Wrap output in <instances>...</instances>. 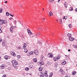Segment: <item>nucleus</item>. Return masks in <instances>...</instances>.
<instances>
[{
    "instance_id": "1",
    "label": "nucleus",
    "mask_w": 77,
    "mask_h": 77,
    "mask_svg": "<svg viewBox=\"0 0 77 77\" xmlns=\"http://www.w3.org/2000/svg\"><path fill=\"white\" fill-rule=\"evenodd\" d=\"M44 62H43L42 60H40L39 62V65H40V66H42V67H44Z\"/></svg>"
},
{
    "instance_id": "2",
    "label": "nucleus",
    "mask_w": 77,
    "mask_h": 77,
    "mask_svg": "<svg viewBox=\"0 0 77 77\" xmlns=\"http://www.w3.org/2000/svg\"><path fill=\"white\" fill-rule=\"evenodd\" d=\"M11 62L12 64H13L14 65H18V62L15 60H12Z\"/></svg>"
},
{
    "instance_id": "3",
    "label": "nucleus",
    "mask_w": 77,
    "mask_h": 77,
    "mask_svg": "<svg viewBox=\"0 0 77 77\" xmlns=\"http://www.w3.org/2000/svg\"><path fill=\"white\" fill-rule=\"evenodd\" d=\"M58 56L59 57H54V61H56V60H57L58 59H60V55H59Z\"/></svg>"
},
{
    "instance_id": "4",
    "label": "nucleus",
    "mask_w": 77,
    "mask_h": 77,
    "mask_svg": "<svg viewBox=\"0 0 77 77\" xmlns=\"http://www.w3.org/2000/svg\"><path fill=\"white\" fill-rule=\"evenodd\" d=\"M44 74V76L45 77H48V74H47V70L45 71Z\"/></svg>"
},
{
    "instance_id": "5",
    "label": "nucleus",
    "mask_w": 77,
    "mask_h": 77,
    "mask_svg": "<svg viewBox=\"0 0 77 77\" xmlns=\"http://www.w3.org/2000/svg\"><path fill=\"white\" fill-rule=\"evenodd\" d=\"M48 57H53V54H52L51 53H48Z\"/></svg>"
},
{
    "instance_id": "6",
    "label": "nucleus",
    "mask_w": 77,
    "mask_h": 77,
    "mask_svg": "<svg viewBox=\"0 0 77 77\" xmlns=\"http://www.w3.org/2000/svg\"><path fill=\"white\" fill-rule=\"evenodd\" d=\"M0 67L1 69H5L6 67V66L5 64H2L0 66Z\"/></svg>"
},
{
    "instance_id": "7",
    "label": "nucleus",
    "mask_w": 77,
    "mask_h": 77,
    "mask_svg": "<svg viewBox=\"0 0 77 77\" xmlns=\"http://www.w3.org/2000/svg\"><path fill=\"white\" fill-rule=\"evenodd\" d=\"M14 29V26H11L10 28V31L11 32H12V33L13 32Z\"/></svg>"
},
{
    "instance_id": "8",
    "label": "nucleus",
    "mask_w": 77,
    "mask_h": 77,
    "mask_svg": "<svg viewBox=\"0 0 77 77\" xmlns=\"http://www.w3.org/2000/svg\"><path fill=\"white\" fill-rule=\"evenodd\" d=\"M11 55H12L13 56H16V54H15V52L14 51H11Z\"/></svg>"
},
{
    "instance_id": "9",
    "label": "nucleus",
    "mask_w": 77,
    "mask_h": 77,
    "mask_svg": "<svg viewBox=\"0 0 77 77\" xmlns=\"http://www.w3.org/2000/svg\"><path fill=\"white\" fill-rule=\"evenodd\" d=\"M38 51L36 50L34 51V54L35 55H38Z\"/></svg>"
},
{
    "instance_id": "10",
    "label": "nucleus",
    "mask_w": 77,
    "mask_h": 77,
    "mask_svg": "<svg viewBox=\"0 0 77 77\" xmlns=\"http://www.w3.org/2000/svg\"><path fill=\"white\" fill-rule=\"evenodd\" d=\"M33 53H34V52L33 51H31L29 53V54L27 55L28 56H30V55H32V54H33Z\"/></svg>"
},
{
    "instance_id": "11",
    "label": "nucleus",
    "mask_w": 77,
    "mask_h": 77,
    "mask_svg": "<svg viewBox=\"0 0 77 77\" xmlns=\"http://www.w3.org/2000/svg\"><path fill=\"white\" fill-rule=\"evenodd\" d=\"M60 72L62 74H64V71L62 69H60Z\"/></svg>"
},
{
    "instance_id": "12",
    "label": "nucleus",
    "mask_w": 77,
    "mask_h": 77,
    "mask_svg": "<svg viewBox=\"0 0 77 77\" xmlns=\"http://www.w3.org/2000/svg\"><path fill=\"white\" fill-rule=\"evenodd\" d=\"M42 68H43V67H42V66H40V67L38 68L39 71H42L43 69Z\"/></svg>"
},
{
    "instance_id": "13",
    "label": "nucleus",
    "mask_w": 77,
    "mask_h": 77,
    "mask_svg": "<svg viewBox=\"0 0 77 77\" xmlns=\"http://www.w3.org/2000/svg\"><path fill=\"white\" fill-rule=\"evenodd\" d=\"M74 38H72V37H70L69 38V41H72L74 40Z\"/></svg>"
},
{
    "instance_id": "14",
    "label": "nucleus",
    "mask_w": 77,
    "mask_h": 77,
    "mask_svg": "<svg viewBox=\"0 0 77 77\" xmlns=\"http://www.w3.org/2000/svg\"><path fill=\"white\" fill-rule=\"evenodd\" d=\"M13 65L15 69H17L18 67H17V65Z\"/></svg>"
},
{
    "instance_id": "15",
    "label": "nucleus",
    "mask_w": 77,
    "mask_h": 77,
    "mask_svg": "<svg viewBox=\"0 0 77 77\" xmlns=\"http://www.w3.org/2000/svg\"><path fill=\"white\" fill-rule=\"evenodd\" d=\"M6 23H7V22L6 20H4V21L2 20V24H6Z\"/></svg>"
},
{
    "instance_id": "16",
    "label": "nucleus",
    "mask_w": 77,
    "mask_h": 77,
    "mask_svg": "<svg viewBox=\"0 0 77 77\" xmlns=\"http://www.w3.org/2000/svg\"><path fill=\"white\" fill-rule=\"evenodd\" d=\"M43 73L41 72H39L38 73V75L39 76H41V75H42Z\"/></svg>"
},
{
    "instance_id": "17",
    "label": "nucleus",
    "mask_w": 77,
    "mask_h": 77,
    "mask_svg": "<svg viewBox=\"0 0 77 77\" xmlns=\"http://www.w3.org/2000/svg\"><path fill=\"white\" fill-rule=\"evenodd\" d=\"M33 61L34 62H37V59L35 58H34L33 60Z\"/></svg>"
},
{
    "instance_id": "18",
    "label": "nucleus",
    "mask_w": 77,
    "mask_h": 77,
    "mask_svg": "<svg viewBox=\"0 0 77 77\" xmlns=\"http://www.w3.org/2000/svg\"><path fill=\"white\" fill-rule=\"evenodd\" d=\"M53 73L52 72H51L50 74V75H49V77H52V76H53Z\"/></svg>"
},
{
    "instance_id": "19",
    "label": "nucleus",
    "mask_w": 77,
    "mask_h": 77,
    "mask_svg": "<svg viewBox=\"0 0 77 77\" xmlns=\"http://www.w3.org/2000/svg\"><path fill=\"white\" fill-rule=\"evenodd\" d=\"M4 58L5 59H6V60H7V59H8V57L7 55H5V56Z\"/></svg>"
},
{
    "instance_id": "20",
    "label": "nucleus",
    "mask_w": 77,
    "mask_h": 77,
    "mask_svg": "<svg viewBox=\"0 0 77 77\" xmlns=\"http://www.w3.org/2000/svg\"><path fill=\"white\" fill-rule=\"evenodd\" d=\"M67 36H68V37H70L71 36V34L70 33H68L67 34Z\"/></svg>"
},
{
    "instance_id": "21",
    "label": "nucleus",
    "mask_w": 77,
    "mask_h": 77,
    "mask_svg": "<svg viewBox=\"0 0 77 77\" xmlns=\"http://www.w3.org/2000/svg\"><path fill=\"white\" fill-rule=\"evenodd\" d=\"M66 63V62L65 61H63L62 63V65H64Z\"/></svg>"
},
{
    "instance_id": "22",
    "label": "nucleus",
    "mask_w": 77,
    "mask_h": 77,
    "mask_svg": "<svg viewBox=\"0 0 77 77\" xmlns=\"http://www.w3.org/2000/svg\"><path fill=\"white\" fill-rule=\"evenodd\" d=\"M28 51V50L27 49H25L24 51V52H25V53H27Z\"/></svg>"
},
{
    "instance_id": "23",
    "label": "nucleus",
    "mask_w": 77,
    "mask_h": 77,
    "mask_svg": "<svg viewBox=\"0 0 77 77\" xmlns=\"http://www.w3.org/2000/svg\"><path fill=\"white\" fill-rule=\"evenodd\" d=\"M64 4L65 7L66 8H67V6L68 5L67 3H66L65 2Z\"/></svg>"
},
{
    "instance_id": "24",
    "label": "nucleus",
    "mask_w": 77,
    "mask_h": 77,
    "mask_svg": "<svg viewBox=\"0 0 77 77\" xmlns=\"http://www.w3.org/2000/svg\"><path fill=\"white\" fill-rule=\"evenodd\" d=\"M47 63L48 65H50L51 64V62H48Z\"/></svg>"
},
{
    "instance_id": "25",
    "label": "nucleus",
    "mask_w": 77,
    "mask_h": 77,
    "mask_svg": "<svg viewBox=\"0 0 77 77\" xmlns=\"http://www.w3.org/2000/svg\"><path fill=\"white\" fill-rule=\"evenodd\" d=\"M25 70H26V71H29V68L26 67L25 68Z\"/></svg>"
},
{
    "instance_id": "26",
    "label": "nucleus",
    "mask_w": 77,
    "mask_h": 77,
    "mask_svg": "<svg viewBox=\"0 0 77 77\" xmlns=\"http://www.w3.org/2000/svg\"><path fill=\"white\" fill-rule=\"evenodd\" d=\"M67 16H64V18H63V20H64V19H65V20H66L67 19Z\"/></svg>"
},
{
    "instance_id": "27",
    "label": "nucleus",
    "mask_w": 77,
    "mask_h": 77,
    "mask_svg": "<svg viewBox=\"0 0 77 77\" xmlns=\"http://www.w3.org/2000/svg\"><path fill=\"white\" fill-rule=\"evenodd\" d=\"M6 16L8 17V16H9V13L8 12H6Z\"/></svg>"
},
{
    "instance_id": "28",
    "label": "nucleus",
    "mask_w": 77,
    "mask_h": 77,
    "mask_svg": "<svg viewBox=\"0 0 77 77\" xmlns=\"http://www.w3.org/2000/svg\"><path fill=\"white\" fill-rule=\"evenodd\" d=\"M49 15H53V14L52 13V12H51V11H50V12L49 13Z\"/></svg>"
},
{
    "instance_id": "29",
    "label": "nucleus",
    "mask_w": 77,
    "mask_h": 77,
    "mask_svg": "<svg viewBox=\"0 0 77 77\" xmlns=\"http://www.w3.org/2000/svg\"><path fill=\"white\" fill-rule=\"evenodd\" d=\"M3 12V9L0 8V13H2Z\"/></svg>"
},
{
    "instance_id": "30",
    "label": "nucleus",
    "mask_w": 77,
    "mask_h": 77,
    "mask_svg": "<svg viewBox=\"0 0 77 77\" xmlns=\"http://www.w3.org/2000/svg\"><path fill=\"white\" fill-rule=\"evenodd\" d=\"M41 77H44V74L43 72V74L41 76Z\"/></svg>"
},
{
    "instance_id": "31",
    "label": "nucleus",
    "mask_w": 77,
    "mask_h": 77,
    "mask_svg": "<svg viewBox=\"0 0 77 77\" xmlns=\"http://www.w3.org/2000/svg\"><path fill=\"white\" fill-rule=\"evenodd\" d=\"M76 73V72H75V71H73V72L72 74L73 75H75V74Z\"/></svg>"
},
{
    "instance_id": "32",
    "label": "nucleus",
    "mask_w": 77,
    "mask_h": 77,
    "mask_svg": "<svg viewBox=\"0 0 77 77\" xmlns=\"http://www.w3.org/2000/svg\"><path fill=\"white\" fill-rule=\"evenodd\" d=\"M23 46L26 47H27V44L26 43H24L23 44Z\"/></svg>"
},
{
    "instance_id": "33",
    "label": "nucleus",
    "mask_w": 77,
    "mask_h": 77,
    "mask_svg": "<svg viewBox=\"0 0 77 77\" xmlns=\"http://www.w3.org/2000/svg\"><path fill=\"white\" fill-rule=\"evenodd\" d=\"M70 11H72L73 9H72V7H70Z\"/></svg>"
},
{
    "instance_id": "34",
    "label": "nucleus",
    "mask_w": 77,
    "mask_h": 77,
    "mask_svg": "<svg viewBox=\"0 0 77 77\" xmlns=\"http://www.w3.org/2000/svg\"><path fill=\"white\" fill-rule=\"evenodd\" d=\"M17 58H18V59H20V55H17Z\"/></svg>"
},
{
    "instance_id": "35",
    "label": "nucleus",
    "mask_w": 77,
    "mask_h": 77,
    "mask_svg": "<svg viewBox=\"0 0 77 77\" xmlns=\"http://www.w3.org/2000/svg\"><path fill=\"white\" fill-rule=\"evenodd\" d=\"M69 26L70 28L72 27V26H71V25L70 24L69 25Z\"/></svg>"
},
{
    "instance_id": "36",
    "label": "nucleus",
    "mask_w": 77,
    "mask_h": 77,
    "mask_svg": "<svg viewBox=\"0 0 77 77\" xmlns=\"http://www.w3.org/2000/svg\"><path fill=\"white\" fill-rule=\"evenodd\" d=\"M28 34H29V35H32V32H30Z\"/></svg>"
},
{
    "instance_id": "37",
    "label": "nucleus",
    "mask_w": 77,
    "mask_h": 77,
    "mask_svg": "<svg viewBox=\"0 0 77 77\" xmlns=\"http://www.w3.org/2000/svg\"><path fill=\"white\" fill-rule=\"evenodd\" d=\"M0 23H3V20L0 19Z\"/></svg>"
},
{
    "instance_id": "38",
    "label": "nucleus",
    "mask_w": 77,
    "mask_h": 77,
    "mask_svg": "<svg viewBox=\"0 0 77 77\" xmlns=\"http://www.w3.org/2000/svg\"><path fill=\"white\" fill-rule=\"evenodd\" d=\"M38 44H42V43L41 42V41H39L38 42Z\"/></svg>"
},
{
    "instance_id": "39",
    "label": "nucleus",
    "mask_w": 77,
    "mask_h": 77,
    "mask_svg": "<svg viewBox=\"0 0 77 77\" xmlns=\"http://www.w3.org/2000/svg\"><path fill=\"white\" fill-rule=\"evenodd\" d=\"M18 48L20 50V49H21V47H18Z\"/></svg>"
},
{
    "instance_id": "40",
    "label": "nucleus",
    "mask_w": 77,
    "mask_h": 77,
    "mask_svg": "<svg viewBox=\"0 0 77 77\" xmlns=\"http://www.w3.org/2000/svg\"><path fill=\"white\" fill-rule=\"evenodd\" d=\"M2 44L3 45H4V46H5V43L4 42H3L2 43Z\"/></svg>"
},
{
    "instance_id": "41",
    "label": "nucleus",
    "mask_w": 77,
    "mask_h": 77,
    "mask_svg": "<svg viewBox=\"0 0 77 77\" xmlns=\"http://www.w3.org/2000/svg\"><path fill=\"white\" fill-rule=\"evenodd\" d=\"M50 2L54 1V0H49Z\"/></svg>"
},
{
    "instance_id": "42",
    "label": "nucleus",
    "mask_w": 77,
    "mask_h": 77,
    "mask_svg": "<svg viewBox=\"0 0 77 77\" xmlns=\"http://www.w3.org/2000/svg\"><path fill=\"white\" fill-rule=\"evenodd\" d=\"M2 38H0V42H1L2 41Z\"/></svg>"
},
{
    "instance_id": "43",
    "label": "nucleus",
    "mask_w": 77,
    "mask_h": 77,
    "mask_svg": "<svg viewBox=\"0 0 77 77\" xmlns=\"http://www.w3.org/2000/svg\"><path fill=\"white\" fill-rule=\"evenodd\" d=\"M73 47L74 48H77V45H75V46H73Z\"/></svg>"
},
{
    "instance_id": "44",
    "label": "nucleus",
    "mask_w": 77,
    "mask_h": 77,
    "mask_svg": "<svg viewBox=\"0 0 77 77\" xmlns=\"http://www.w3.org/2000/svg\"><path fill=\"white\" fill-rule=\"evenodd\" d=\"M11 68L10 67H9L8 68V70H11Z\"/></svg>"
},
{
    "instance_id": "45",
    "label": "nucleus",
    "mask_w": 77,
    "mask_h": 77,
    "mask_svg": "<svg viewBox=\"0 0 77 77\" xmlns=\"http://www.w3.org/2000/svg\"><path fill=\"white\" fill-rule=\"evenodd\" d=\"M60 21H61V23H62V19H60Z\"/></svg>"
},
{
    "instance_id": "46",
    "label": "nucleus",
    "mask_w": 77,
    "mask_h": 77,
    "mask_svg": "<svg viewBox=\"0 0 77 77\" xmlns=\"http://www.w3.org/2000/svg\"><path fill=\"white\" fill-rule=\"evenodd\" d=\"M2 77H6V75H4Z\"/></svg>"
},
{
    "instance_id": "47",
    "label": "nucleus",
    "mask_w": 77,
    "mask_h": 77,
    "mask_svg": "<svg viewBox=\"0 0 77 77\" xmlns=\"http://www.w3.org/2000/svg\"><path fill=\"white\" fill-rule=\"evenodd\" d=\"M65 56H66V57H67L69 56L68 55H65Z\"/></svg>"
},
{
    "instance_id": "48",
    "label": "nucleus",
    "mask_w": 77,
    "mask_h": 77,
    "mask_svg": "<svg viewBox=\"0 0 77 77\" xmlns=\"http://www.w3.org/2000/svg\"><path fill=\"white\" fill-rule=\"evenodd\" d=\"M9 20H12V19H13V18H12V17H11L9 19Z\"/></svg>"
},
{
    "instance_id": "49",
    "label": "nucleus",
    "mask_w": 77,
    "mask_h": 77,
    "mask_svg": "<svg viewBox=\"0 0 77 77\" xmlns=\"http://www.w3.org/2000/svg\"><path fill=\"white\" fill-rule=\"evenodd\" d=\"M26 47H25V46H23V48L24 49V48H26Z\"/></svg>"
},
{
    "instance_id": "50",
    "label": "nucleus",
    "mask_w": 77,
    "mask_h": 77,
    "mask_svg": "<svg viewBox=\"0 0 77 77\" xmlns=\"http://www.w3.org/2000/svg\"><path fill=\"white\" fill-rule=\"evenodd\" d=\"M27 31H28L29 32H31L30 31V29H28H28H27Z\"/></svg>"
},
{
    "instance_id": "51",
    "label": "nucleus",
    "mask_w": 77,
    "mask_h": 77,
    "mask_svg": "<svg viewBox=\"0 0 77 77\" xmlns=\"http://www.w3.org/2000/svg\"><path fill=\"white\" fill-rule=\"evenodd\" d=\"M2 32V30L0 29V33H1Z\"/></svg>"
},
{
    "instance_id": "52",
    "label": "nucleus",
    "mask_w": 77,
    "mask_h": 77,
    "mask_svg": "<svg viewBox=\"0 0 77 77\" xmlns=\"http://www.w3.org/2000/svg\"><path fill=\"white\" fill-rule=\"evenodd\" d=\"M4 3H8V1H6L5 2H4Z\"/></svg>"
},
{
    "instance_id": "53",
    "label": "nucleus",
    "mask_w": 77,
    "mask_h": 77,
    "mask_svg": "<svg viewBox=\"0 0 77 77\" xmlns=\"http://www.w3.org/2000/svg\"><path fill=\"white\" fill-rule=\"evenodd\" d=\"M41 57H42V59H43V58H44V56L43 55L41 56Z\"/></svg>"
},
{
    "instance_id": "54",
    "label": "nucleus",
    "mask_w": 77,
    "mask_h": 77,
    "mask_svg": "<svg viewBox=\"0 0 77 77\" xmlns=\"http://www.w3.org/2000/svg\"><path fill=\"white\" fill-rule=\"evenodd\" d=\"M27 32H28V33H29L31 32V31H27Z\"/></svg>"
},
{
    "instance_id": "55",
    "label": "nucleus",
    "mask_w": 77,
    "mask_h": 77,
    "mask_svg": "<svg viewBox=\"0 0 77 77\" xmlns=\"http://www.w3.org/2000/svg\"><path fill=\"white\" fill-rule=\"evenodd\" d=\"M55 66H57V64H55Z\"/></svg>"
},
{
    "instance_id": "56",
    "label": "nucleus",
    "mask_w": 77,
    "mask_h": 77,
    "mask_svg": "<svg viewBox=\"0 0 77 77\" xmlns=\"http://www.w3.org/2000/svg\"><path fill=\"white\" fill-rule=\"evenodd\" d=\"M75 11H76V12H77V8L75 9Z\"/></svg>"
},
{
    "instance_id": "57",
    "label": "nucleus",
    "mask_w": 77,
    "mask_h": 77,
    "mask_svg": "<svg viewBox=\"0 0 77 77\" xmlns=\"http://www.w3.org/2000/svg\"><path fill=\"white\" fill-rule=\"evenodd\" d=\"M68 51L69 52V51H71V50H70V49H69V50H68Z\"/></svg>"
},
{
    "instance_id": "58",
    "label": "nucleus",
    "mask_w": 77,
    "mask_h": 77,
    "mask_svg": "<svg viewBox=\"0 0 77 77\" xmlns=\"http://www.w3.org/2000/svg\"><path fill=\"white\" fill-rule=\"evenodd\" d=\"M11 16V17H14V15H12Z\"/></svg>"
},
{
    "instance_id": "59",
    "label": "nucleus",
    "mask_w": 77,
    "mask_h": 77,
    "mask_svg": "<svg viewBox=\"0 0 77 77\" xmlns=\"http://www.w3.org/2000/svg\"><path fill=\"white\" fill-rule=\"evenodd\" d=\"M29 67H30L31 68H32V67H31V66H29Z\"/></svg>"
},
{
    "instance_id": "60",
    "label": "nucleus",
    "mask_w": 77,
    "mask_h": 77,
    "mask_svg": "<svg viewBox=\"0 0 77 77\" xmlns=\"http://www.w3.org/2000/svg\"><path fill=\"white\" fill-rule=\"evenodd\" d=\"M20 7H22V5L20 4Z\"/></svg>"
},
{
    "instance_id": "61",
    "label": "nucleus",
    "mask_w": 77,
    "mask_h": 77,
    "mask_svg": "<svg viewBox=\"0 0 77 77\" xmlns=\"http://www.w3.org/2000/svg\"><path fill=\"white\" fill-rule=\"evenodd\" d=\"M49 15L50 16V17H51V16L52 15H50V14H49Z\"/></svg>"
},
{
    "instance_id": "62",
    "label": "nucleus",
    "mask_w": 77,
    "mask_h": 77,
    "mask_svg": "<svg viewBox=\"0 0 77 77\" xmlns=\"http://www.w3.org/2000/svg\"><path fill=\"white\" fill-rule=\"evenodd\" d=\"M37 30H39V28H37Z\"/></svg>"
},
{
    "instance_id": "63",
    "label": "nucleus",
    "mask_w": 77,
    "mask_h": 77,
    "mask_svg": "<svg viewBox=\"0 0 77 77\" xmlns=\"http://www.w3.org/2000/svg\"><path fill=\"white\" fill-rule=\"evenodd\" d=\"M55 67L57 68V66H55Z\"/></svg>"
},
{
    "instance_id": "64",
    "label": "nucleus",
    "mask_w": 77,
    "mask_h": 77,
    "mask_svg": "<svg viewBox=\"0 0 77 77\" xmlns=\"http://www.w3.org/2000/svg\"><path fill=\"white\" fill-rule=\"evenodd\" d=\"M40 29H42V28L41 27H40Z\"/></svg>"
}]
</instances>
